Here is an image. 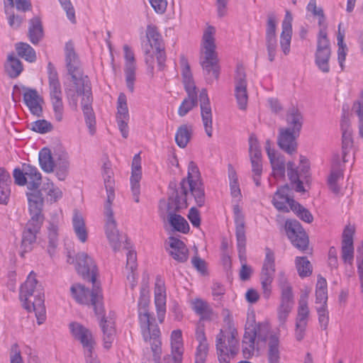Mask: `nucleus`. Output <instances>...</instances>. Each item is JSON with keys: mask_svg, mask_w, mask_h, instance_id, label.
Masks as SVG:
<instances>
[{"mask_svg": "<svg viewBox=\"0 0 363 363\" xmlns=\"http://www.w3.org/2000/svg\"><path fill=\"white\" fill-rule=\"evenodd\" d=\"M316 50H331L325 28H320L319 30Z\"/></svg>", "mask_w": 363, "mask_h": 363, "instance_id": "60", "label": "nucleus"}, {"mask_svg": "<svg viewBox=\"0 0 363 363\" xmlns=\"http://www.w3.org/2000/svg\"><path fill=\"white\" fill-rule=\"evenodd\" d=\"M352 109L359 117V133L363 138V91L359 99L354 103Z\"/></svg>", "mask_w": 363, "mask_h": 363, "instance_id": "59", "label": "nucleus"}, {"mask_svg": "<svg viewBox=\"0 0 363 363\" xmlns=\"http://www.w3.org/2000/svg\"><path fill=\"white\" fill-rule=\"evenodd\" d=\"M286 230L288 238L293 245L301 251H305L308 246V237L296 220H288L286 222Z\"/></svg>", "mask_w": 363, "mask_h": 363, "instance_id": "14", "label": "nucleus"}, {"mask_svg": "<svg viewBox=\"0 0 363 363\" xmlns=\"http://www.w3.org/2000/svg\"><path fill=\"white\" fill-rule=\"evenodd\" d=\"M287 175L296 191L305 192L303 182L299 179V174L296 169V165L293 162L287 163Z\"/></svg>", "mask_w": 363, "mask_h": 363, "instance_id": "42", "label": "nucleus"}, {"mask_svg": "<svg viewBox=\"0 0 363 363\" xmlns=\"http://www.w3.org/2000/svg\"><path fill=\"white\" fill-rule=\"evenodd\" d=\"M148 304V290L145 286H143L140 290V297L138 301L140 326L143 340L150 345L154 361L157 363L162 354L160 330L158 325L153 323L155 319L150 316L147 311Z\"/></svg>", "mask_w": 363, "mask_h": 363, "instance_id": "4", "label": "nucleus"}, {"mask_svg": "<svg viewBox=\"0 0 363 363\" xmlns=\"http://www.w3.org/2000/svg\"><path fill=\"white\" fill-rule=\"evenodd\" d=\"M327 281L325 278L319 277L316 284L315 302L316 303H322V305H327Z\"/></svg>", "mask_w": 363, "mask_h": 363, "instance_id": "54", "label": "nucleus"}, {"mask_svg": "<svg viewBox=\"0 0 363 363\" xmlns=\"http://www.w3.org/2000/svg\"><path fill=\"white\" fill-rule=\"evenodd\" d=\"M21 90L23 91V101L30 113L36 116H40L43 113V99L35 89L15 84L13 87L12 99L17 102L20 99Z\"/></svg>", "mask_w": 363, "mask_h": 363, "instance_id": "8", "label": "nucleus"}, {"mask_svg": "<svg viewBox=\"0 0 363 363\" xmlns=\"http://www.w3.org/2000/svg\"><path fill=\"white\" fill-rule=\"evenodd\" d=\"M69 328L74 338L81 342L84 349L86 363H100L96 356L94 355L95 341L91 332L78 323H70Z\"/></svg>", "mask_w": 363, "mask_h": 363, "instance_id": "9", "label": "nucleus"}, {"mask_svg": "<svg viewBox=\"0 0 363 363\" xmlns=\"http://www.w3.org/2000/svg\"><path fill=\"white\" fill-rule=\"evenodd\" d=\"M22 167H23L26 176L27 188L30 191L26 193L28 200L29 201V196L30 195H38L40 196L42 206H43L44 199L43 194L41 193V190L38 189L42 182L41 173L36 167L30 164L24 163Z\"/></svg>", "mask_w": 363, "mask_h": 363, "instance_id": "15", "label": "nucleus"}, {"mask_svg": "<svg viewBox=\"0 0 363 363\" xmlns=\"http://www.w3.org/2000/svg\"><path fill=\"white\" fill-rule=\"evenodd\" d=\"M169 254L178 262H185L189 258V250L184 242L174 237L169 238Z\"/></svg>", "mask_w": 363, "mask_h": 363, "instance_id": "26", "label": "nucleus"}, {"mask_svg": "<svg viewBox=\"0 0 363 363\" xmlns=\"http://www.w3.org/2000/svg\"><path fill=\"white\" fill-rule=\"evenodd\" d=\"M28 36L33 45L38 44L43 39L44 32L40 17L35 16L30 20Z\"/></svg>", "mask_w": 363, "mask_h": 363, "instance_id": "31", "label": "nucleus"}, {"mask_svg": "<svg viewBox=\"0 0 363 363\" xmlns=\"http://www.w3.org/2000/svg\"><path fill=\"white\" fill-rule=\"evenodd\" d=\"M29 211L30 219L26 223L23 233L21 240V256L24 257L25 253L33 249V245L36 241V235L39 233L42 223V201L38 195L29 196Z\"/></svg>", "mask_w": 363, "mask_h": 363, "instance_id": "6", "label": "nucleus"}, {"mask_svg": "<svg viewBox=\"0 0 363 363\" xmlns=\"http://www.w3.org/2000/svg\"><path fill=\"white\" fill-rule=\"evenodd\" d=\"M307 298V294L301 296L298 302V315L296 323H304V325H307L308 317L309 315V308L308 307Z\"/></svg>", "mask_w": 363, "mask_h": 363, "instance_id": "51", "label": "nucleus"}, {"mask_svg": "<svg viewBox=\"0 0 363 363\" xmlns=\"http://www.w3.org/2000/svg\"><path fill=\"white\" fill-rule=\"evenodd\" d=\"M249 326H252V328H255L256 332V337L257 342H269V338L272 335H276L273 333L271 330L269 325L266 322L262 323H247Z\"/></svg>", "mask_w": 363, "mask_h": 363, "instance_id": "40", "label": "nucleus"}, {"mask_svg": "<svg viewBox=\"0 0 363 363\" xmlns=\"http://www.w3.org/2000/svg\"><path fill=\"white\" fill-rule=\"evenodd\" d=\"M331 50H316L315 54V62L320 70L324 73L330 72L329 60Z\"/></svg>", "mask_w": 363, "mask_h": 363, "instance_id": "47", "label": "nucleus"}, {"mask_svg": "<svg viewBox=\"0 0 363 363\" xmlns=\"http://www.w3.org/2000/svg\"><path fill=\"white\" fill-rule=\"evenodd\" d=\"M11 183L10 174L0 167V203L6 204L10 195L9 185Z\"/></svg>", "mask_w": 363, "mask_h": 363, "instance_id": "34", "label": "nucleus"}, {"mask_svg": "<svg viewBox=\"0 0 363 363\" xmlns=\"http://www.w3.org/2000/svg\"><path fill=\"white\" fill-rule=\"evenodd\" d=\"M155 294V303L157 308V318L159 322L162 323L164 321L166 312V294L164 286L156 284Z\"/></svg>", "mask_w": 363, "mask_h": 363, "instance_id": "32", "label": "nucleus"}, {"mask_svg": "<svg viewBox=\"0 0 363 363\" xmlns=\"http://www.w3.org/2000/svg\"><path fill=\"white\" fill-rule=\"evenodd\" d=\"M299 133L290 130L289 128H280L279 129V135L277 144L280 149L289 155H293L297 152V138Z\"/></svg>", "mask_w": 363, "mask_h": 363, "instance_id": "20", "label": "nucleus"}, {"mask_svg": "<svg viewBox=\"0 0 363 363\" xmlns=\"http://www.w3.org/2000/svg\"><path fill=\"white\" fill-rule=\"evenodd\" d=\"M286 121L287 127L284 128H289L290 130L295 132V133L300 134L303 120L301 113L297 108L292 107L288 111Z\"/></svg>", "mask_w": 363, "mask_h": 363, "instance_id": "29", "label": "nucleus"}, {"mask_svg": "<svg viewBox=\"0 0 363 363\" xmlns=\"http://www.w3.org/2000/svg\"><path fill=\"white\" fill-rule=\"evenodd\" d=\"M125 64V82L128 90L130 92L134 91V82L135 81V55L131 48L128 45H123Z\"/></svg>", "mask_w": 363, "mask_h": 363, "instance_id": "21", "label": "nucleus"}, {"mask_svg": "<svg viewBox=\"0 0 363 363\" xmlns=\"http://www.w3.org/2000/svg\"><path fill=\"white\" fill-rule=\"evenodd\" d=\"M341 23L338 26V33L337 36V60L341 67V69H344V62L347 55V48L346 44L344 43L345 33L340 31Z\"/></svg>", "mask_w": 363, "mask_h": 363, "instance_id": "53", "label": "nucleus"}, {"mask_svg": "<svg viewBox=\"0 0 363 363\" xmlns=\"http://www.w3.org/2000/svg\"><path fill=\"white\" fill-rule=\"evenodd\" d=\"M353 141L352 138V135L349 130H344L342 133V162H347L348 160L347 159V156L348 153L350 152V150L352 147Z\"/></svg>", "mask_w": 363, "mask_h": 363, "instance_id": "58", "label": "nucleus"}, {"mask_svg": "<svg viewBox=\"0 0 363 363\" xmlns=\"http://www.w3.org/2000/svg\"><path fill=\"white\" fill-rule=\"evenodd\" d=\"M208 349V345H199L195 352L194 363H206Z\"/></svg>", "mask_w": 363, "mask_h": 363, "instance_id": "64", "label": "nucleus"}, {"mask_svg": "<svg viewBox=\"0 0 363 363\" xmlns=\"http://www.w3.org/2000/svg\"><path fill=\"white\" fill-rule=\"evenodd\" d=\"M268 60L273 62L277 51V37L265 38Z\"/></svg>", "mask_w": 363, "mask_h": 363, "instance_id": "63", "label": "nucleus"}, {"mask_svg": "<svg viewBox=\"0 0 363 363\" xmlns=\"http://www.w3.org/2000/svg\"><path fill=\"white\" fill-rule=\"evenodd\" d=\"M252 165V179L257 186L261 184V176L262 174V157H250Z\"/></svg>", "mask_w": 363, "mask_h": 363, "instance_id": "55", "label": "nucleus"}, {"mask_svg": "<svg viewBox=\"0 0 363 363\" xmlns=\"http://www.w3.org/2000/svg\"><path fill=\"white\" fill-rule=\"evenodd\" d=\"M16 50L18 55L26 61L33 62L36 60V54L34 49L26 43L16 44Z\"/></svg>", "mask_w": 363, "mask_h": 363, "instance_id": "48", "label": "nucleus"}, {"mask_svg": "<svg viewBox=\"0 0 363 363\" xmlns=\"http://www.w3.org/2000/svg\"><path fill=\"white\" fill-rule=\"evenodd\" d=\"M223 340L225 341L227 339L228 345H226V347L228 350H225L233 358L239 352V346H238V340L237 339L238 332L235 329L230 330L228 335H225L224 333Z\"/></svg>", "mask_w": 363, "mask_h": 363, "instance_id": "50", "label": "nucleus"}, {"mask_svg": "<svg viewBox=\"0 0 363 363\" xmlns=\"http://www.w3.org/2000/svg\"><path fill=\"white\" fill-rule=\"evenodd\" d=\"M39 163L44 172L50 173L54 171L55 160L48 148L44 147L40 151Z\"/></svg>", "mask_w": 363, "mask_h": 363, "instance_id": "44", "label": "nucleus"}, {"mask_svg": "<svg viewBox=\"0 0 363 363\" xmlns=\"http://www.w3.org/2000/svg\"><path fill=\"white\" fill-rule=\"evenodd\" d=\"M292 16L289 11H286L285 18L282 22V32L280 36V46L285 55L290 52V45L292 35L291 26Z\"/></svg>", "mask_w": 363, "mask_h": 363, "instance_id": "24", "label": "nucleus"}, {"mask_svg": "<svg viewBox=\"0 0 363 363\" xmlns=\"http://www.w3.org/2000/svg\"><path fill=\"white\" fill-rule=\"evenodd\" d=\"M256 332L255 328L249 326L247 323L245 332L242 339V354L245 359H249L253 356L255 350Z\"/></svg>", "mask_w": 363, "mask_h": 363, "instance_id": "27", "label": "nucleus"}, {"mask_svg": "<svg viewBox=\"0 0 363 363\" xmlns=\"http://www.w3.org/2000/svg\"><path fill=\"white\" fill-rule=\"evenodd\" d=\"M65 52L67 69L73 82L72 86L65 89V93L67 98L72 100L75 104L77 101V96H81L82 97L81 104L85 121L90 133L93 135L95 132L96 120L91 107L93 96L91 82L88 76L84 74L80 61L74 51L72 43L68 42L66 43Z\"/></svg>", "mask_w": 363, "mask_h": 363, "instance_id": "2", "label": "nucleus"}, {"mask_svg": "<svg viewBox=\"0 0 363 363\" xmlns=\"http://www.w3.org/2000/svg\"><path fill=\"white\" fill-rule=\"evenodd\" d=\"M192 135V127L188 125H182L179 127L176 135L175 142L179 147L184 148L189 142Z\"/></svg>", "mask_w": 363, "mask_h": 363, "instance_id": "43", "label": "nucleus"}, {"mask_svg": "<svg viewBox=\"0 0 363 363\" xmlns=\"http://www.w3.org/2000/svg\"><path fill=\"white\" fill-rule=\"evenodd\" d=\"M185 91L187 93V97L183 100L178 109V114L182 117L186 116L193 108L196 107L198 104V95L196 89Z\"/></svg>", "mask_w": 363, "mask_h": 363, "instance_id": "36", "label": "nucleus"}, {"mask_svg": "<svg viewBox=\"0 0 363 363\" xmlns=\"http://www.w3.org/2000/svg\"><path fill=\"white\" fill-rule=\"evenodd\" d=\"M147 38L152 48L156 50V58L158 69L162 71L165 67L166 54L162 43V36L157 28L153 26H147L146 31Z\"/></svg>", "mask_w": 363, "mask_h": 363, "instance_id": "17", "label": "nucleus"}, {"mask_svg": "<svg viewBox=\"0 0 363 363\" xmlns=\"http://www.w3.org/2000/svg\"><path fill=\"white\" fill-rule=\"evenodd\" d=\"M74 252L67 250V262L69 264L75 263V268L78 274L83 279H87L94 284L97 276V267L93 259L85 252H79L74 257Z\"/></svg>", "mask_w": 363, "mask_h": 363, "instance_id": "7", "label": "nucleus"}, {"mask_svg": "<svg viewBox=\"0 0 363 363\" xmlns=\"http://www.w3.org/2000/svg\"><path fill=\"white\" fill-rule=\"evenodd\" d=\"M111 205L105 204L104 206V214L106 218V236H111V234L118 233L116 229V223L113 218V212L111 207Z\"/></svg>", "mask_w": 363, "mask_h": 363, "instance_id": "52", "label": "nucleus"}, {"mask_svg": "<svg viewBox=\"0 0 363 363\" xmlns=\"http://www.w3.org/2000/svg\"><path fill=\"white\" fill-rule=\"evenodd\" d=\"M70 291L78 303L93 306L96 315L101 318L99 325L103 333L104 347L111 348L116 337L115 323L111 318L105 317L101 288L95 281L91 291L80 284L72 285Z\"/></svg>", "mask_w": 363, "mask_h": 363, "instance_id": "3", "label": "nucleus"}, {"mask_svg": "<svg viewBox=\"0 0 363 363\" xmlns=\"http://www.w3.org/2000/svg\"><path fill=\"white\" fill-rule=\"evenodd\" d=\"M266 256L260 274V281L263 296L268 299L272 293V284L275 273L274 254L272 250L265 249Z\"/></svg>", "mask_w": 363, "mask_h": 363, "instance_id": "11", "label": "nucleus"}, {"mask_svg": "<svg viewBox=\"0 0 363 363\" xmlns=\"http://www.w3.org/2000/svg\"><path fill=\"white\" fill-rule=\"evenodd\" d=\"M235 96L240 109L245 110L247 105L248 95L245 69L242 65H238L235 76Z\"/></svg>", "mask_w": 363, "mask_h": 363, "instance_id": "16", "label": "nucleus"}, {"mask_svg": "<svg viewBox=\"0 0 363 363\" xmlns=\"http://www.w3.org/2000/svg\"><path fill=\"white\" fill-rule=\"evenodd\" d=\"M54 170L59 180L64 181L67 178L69 170V156L67 152H62L58 155L55 160Z\"/></svg>", "mask_w": 363, "mask_h": 363, "instance_id": "30", "label": "nucleus"}, {"mask_svg": "<svg viewBox=\"0 0 363 363\" xmlns=\"http://www.w3.org/2000/svg\"><path fill=\"white\" fill-rule=\"evenodd\" d=\"M42 191H45L46 194L51 197V200L57 201L62 196V191L54 186L52 182H48L43 186Z\"/></svg>", "mask_w": 363, "mask_h": 363, "instance_id": "61", "label": "nucleus"}, {"mask_svg": "<svg viewBox=\"0 0 363 363\" xmlns=\"http://www.w3.org/2000/svg\"><path fill=\"white\" fill-rule=\"evenodd\" d=\"M130 115L128 112L127 98L124 93H120L117 100L116 121L119 130L124 138L128 136V121Z\"/></svg>", "mask_w": 363, "mask_h": 363, "instance_id": "18", "label": "nucleus"}, {"mask_svg": "<svg viewBox=\"0 0 363 363\" xmlns=\"http://www.w3.org/2000/svg\"><path fill=\"white\" fill-rule=\"evenodd\" d=\"M292 202V210L296 215L303 221L311 223L313 220V217L310 211L296 201Z\"/></svg>", "mask_w": 363, "mask_h": 363, "instance_id": "57", "label": "nucleus"}, {"mask_svg": "<svg viewBox=\"0 0 363 363\" xmlns=\"http://www.w3.org/2000/svg\"><path fill=\"white\" fill-rule=\"evenodd\" d=\"M288 191L289 186L285 185L276 191L273 198L272 203L274 207L279 211L289 212L290 210H292L291 201H295L288 196Z\"/></svg>", "mask_w": 363, "mask_h": 363, "instance_id": "25", "label": "nucleus"}, {"mask_svg": "<svg viewBox=\"0 0 363 363\" xmlns=\"http://www.w3.org/2000/svg\"><path fill=\"white\" fill-rule=\"evenodd\" d=\"M45 298L41 297L34 299L30 303L23 306L28 312L33 311L35 313L38 325L43 324L46 319V311L44 305Z\"/></svg>", "mask_w": 363, "mask_h": 363, "instance_id": "33", "label": "nucleus"}, {"mask_svg": "<svg viewBox=\"0 0 363 363\" xmlns=\"http://www.w3.org/2000/svg\"><path fill=\"white\" fill-rule=\"evenodd\" d=\"M111 170L109 168H104V185L107 193V200L106 204L111 205L115 198L114 194V180L111 177Z\"/></svg>", "mask_w": 363, "mask_h": 363, "instance_id": "49", "label": "nucleus"}, {"mask_svg": "<svg viewBox=\"0 0 363 363\" xmlns=\"http://www.w3.org/2000/svg\"><path fill=\"white\" fill-rule=\"evenodd\" d=\"M36 274L32 271L20 289V299L23 306L30 303L34 299L44 297L43 289L35 278Z\"/></svg>", "mask_w": 363, "mask_h": 363, "instance_id": "13", "label": "nucleus"}, {"mask_svg": "<svg viewBox=\"0 0 363 363\" xmlns=\"http://www.w3.org/2000/svg\"><path fill=\"white\" fill-rule=\"evenodd\" d=\"M272 167V175L278 178H284L286 170V161L284 155L277 153L273 157H269Z\"/></svg>", "mask_w": 363, "mask_h": 363, "instance_id": "39", "label": "nucleus"}, {"mask_svg": "<svg viewBox=\"0 0 363 363\" xmlns=\"http://www.w3.org/2000/svg\"><path fill=\"white\" fill-rule=\"evenodd\" d=\"M342 169L340 168V161L339 155L334 156L333 160L332 169L328 179V186L332 192L338 194L340 192V187L337 185V181L342 177Z\"/></svg>", "mask_w": 363, "mask_h": 363, "instance_id": "28", "label": "nucleus"}, {"mask_svg": "<svg viewBox=\"0 0 363 363\" xmlns=\"http://www.w3.org/2000/svg\"><path fill=\"white\" fill-rule=\"evenodd\" d=\"M353 228L346 226L342 233V259L345 263L352 264L354 259Z\"/></svg>", "mask_w": 363, "mask_h": 363, "instance_id": "23", "label": "nucleus"}, {"mask_svg": "<svg viewBox=\"0 0 363 363\" xmlns=\"http://www.w3.org/2000/svg\"><path fill=\"white\" fill-rule=\"evenodd\" d=\"M223 331L220 330L216 336V351L218 357L219 363H230L231 356L225 350H228L226 343H225Z\"/></svg>", "mask_w": 363, "mask_h": 363, "instance_id": "41", "label": "nucleus"}, {"mask_svg": "<svg viewBox=\"0 0 363 363\" xmlns=\"http://www.w3.org/2000/svg\"><path fill=\"white\" fill-rule=\"evenodd\" d=\"M296 267L301 277H308L312 273V266L306 257H297Z\"/></svg>", "mask_w": 363, "mask_h": 363, "instance_id": "56", "label": "nucleus"}, {"mask_svg": "<svg viewBox=\"0 0 363 363\" xmlns=\"http://www.w3.org/2000/svg\"><path fill=\"white\" fill-rule=\"evenodd\" d=\"M199 100L200 102L201 116L205 132L206 135L211 138L213 135V116L210 100L206 89H203L200 91Z\"/></svg>", "mask_w": 363, "mask_h": 363, "instance_id": "19", "label": "nucleus"}, {"mask_svg": "<svg viewBox=\"0 0 363 363\" xmlns=\"http://www.w3.org/2000/svg\"><path fill=\"white\" fill-rule=\"evenodd\" d=\"M278 284L281 289V304L278 310V318L281 324L284 325L294 305L292 287L288 281L285 274L282 272L278 275Z\"/></svg>", "mask_w": 363, "mask_h": 363, "instance_id": "10", "label": "nucleus"}, {"mask_svg": "<svg viewBox=\"0 0 363 363\" xmlns=\"http://www.w3.org/2000/svg\"><path fill=\"white\" fill-rule=\"evenodd\" d=\"M180 65L182 67V82L185 90H194L196 86L193 79L192 73L191 72L190 65L187 59L184 56L180 57Z\"/></svg>", "mask_w": 363, "mask_h": 363, "instance_id": "37", "label": "nucleus"}, {"mask_svg": "<svg viewBox=\"0 0 363 363\" xmlns=\"http://www.w3.org/2000/svg\"><path fill=\"white\" fill-rule=\"evenodd\" d=\"M179 186V189H177L175 183L169 184L172 192L169 194L167 203L168 222L174 230L187 233L190 229L189 225L186 219L177 214V212L187 208L188 200L191 196L194 197L199 207L203 206L206 201L203 184L195 162H189L187 177L181 181Z\"/></svg>", "mask_w": 363, "mask_h": 363, "instance_id": "1", "label": "nucleus"}, {"mask_svg": "<svg viewBox=\"0 0 363 363\" xmlns=\"http://www.w3.org/2000/svg\"><path fill=\"white\" fill-rule=\"evenodd\" d=\"M268 363H280L279 337L272 335L267 342Z\"/></svg>", "mask_w": 363, "mask_h": 363, "instance_id": "35", "label": "nucleus"}, {"mask_svg": "<svg viewBox=\"0 0 363 363\" xmlns=\"http://www.w3.org/2000/svg\"><path fill=\"white\" fill-rule=\"evenodd\" d=\"M5 69L11 78H16L20 75L23 71V65L20 60L13 55L8 56V60L5 65Z\"/></svg>", "mask_w": 363, "mask_h": 363, "instance_id": "46", "label": "nucleus"}, {"mask_svg": "<svg viewBox=\"0 0 363 363\" xmlns=\"http://www.w3.org/2000/svg\"><path fill=\"white\" fill-rule=\"evenodd\" d=\"M72 225L74 231L78 239L82 242H85L87 240V230L82 216L77 210H74V212Z\"/></svg>", "mask_w": 363, "mask_h": 363, "instance_id": "38", "label": "nucleus"}, {"mask_svg": "<svg viewBox=\"0 0 363 363\" xmlns=\"http://www.w3.org/2000/svg\"><path fill=\"white\" fill-rule=\"evenodd\" d=\"M233 213L238 256L241 264H246L247 261L245 216L238 205L233 206Z\"/></svg>", "mask_w": 363, "mask_h": 363, "instance_id": "12", "label": "nucleus"}, {"mask_svg": "<svg viewBox=\"0 0 363 363\" xmlns=\"http://www.w3.org/2000/svg\"><path fill=\"white\" fill-rule=\"evenodd\" d=\"M192 308L195 313L200 315L201 320H208L212 315V310L207 302L200 298L192 301Z\"/></svg>", "mask_w": 363, "mask_h": 363, "instance_id": "45", "label": "nucleus"}, {"mask_svg": "<svg viewBox=\"0 0 363 363\" xmlns=\"http://www.w3.org/2000/svg\"><path fill=\"white\" fill-rule=\"evenodd\" d=\"M142 178L141 158L139 154L134 156L132 162V171L130 177L131 191L135 202L140 201V181Z\"/></svg>", "mask_w": 363, "mask_h": 363, "instance_id": "22", "label": "nucleus"}, {"mask_svg": "<svg viewBox=\"0 0 363 363\" xmlns=\"http://www.w3.org/2000/svg\"><path fill=\"white\" fill-rule=\"evenodd\" d=\"M216 29L208 26L204 30L201 43L200 64L207 83L211 84L214 79H218L220 74L218 53L216 51Z\"/></svg>", "mask_w": 363, "mask_h": 363, "instance_id": "5", "label": "nucleus"}, {"mask_svg": "<svg viewBox=\"0 0 363 363\" xmlns=\"http://www.w3.org/2000/svg\"><path fill=\"white\" fill-rule=\"evenodd\" d=\"M30 129L39 133H46L52 130V124L45 120H38L30 124Z\"/></svg>", "mask_w": 363, "mask_h": 363, "instance_id": "62", "label": "nucleus"}]
</instances>
